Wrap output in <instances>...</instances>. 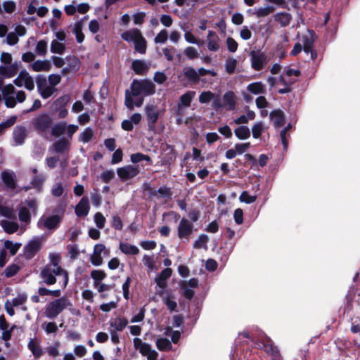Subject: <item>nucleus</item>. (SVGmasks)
<instances>
[{
    "label": "nucleus",
    "instance_id": "nucleus-48",
    "mask_svg": "<svg viewBox=\"0 0 360 360\" xmlns=\"http://www.w3.org/2000/svg\"><path fill=\"white\" fill-rule=\"evenodd\" d=\"M91 277L94 280V286L96 287L106 277V274L103 270H93L91 272Z\"/></svg>",
    "mask_w": 360,
    "mask_h": 360
},
{
    "label": "nucleus",
    "instance_id": "nucleus-12",
    "mask_svg": "<svg viewBox=\"0 0 360 360\" xmlns=\"http://www.w3.org/2000/svg\"><path fill=\"white\" fill-rule=\"evenodd\" d=\"M13 83L18 87L24 86L29 91L34 89V79L26 70L20 71L18 76L13 80Z\"/></svg>",
    "mask_w": 360,
    "mask_h": 360
},
{
    "label": "nucleus",
    "instance_id": "nucleus-58",
    "mask_svg": "<svg viewBox=\"0 0 360 360\" xmlns=\"http://www.w3.org/2000/svg\"><path fill=\"white\" fill-rule=\"evenodd\" d=\"M237 66V60L233 58H229L226 60L225 68L228 74H233L235 72Z\"/></svg>",
    "mask_w": 360,
    "mask_h": 360
},
{
    "label": "nucleus",
    "instance_id": "nucleus-16",
    "mask_svg": "<svg viewBox=\"0 0 360 360\" xmlns=\"http://www.w3.org/2000/svg\"><path fill=\"white\" fill-rule=\"evenodd\" d=\"M90 210L89 198L84 196L75 207V214L78 217H86Z\"/></svg>",
    "mask_w": 360,
    "mask_h": 360
},
{
    "label": "nucleus",
    "instance_id": "nucleus-27",
    "mask_svg": "<svg viewBox=\"0 0 360 360\" xmlns=\"http://www.w3.org/2000/svg\"><path fill=\"white\" fill-rule=\"evenodd\" d=\"M263 349L273 358H280L281 354L276 346H275L271 339L262 342Z\"/></svg>",
    "mask_w": 360,
    "mask_h": 360
},
{
    "label": "nucleus",
    "instance_id": "nucleus-45",
    "mask_svg": "<svg viewBox=\"0 0 360 360\" xmlns=\"http://www.w3.org/2000/svg\"><path fill=\"white\" fill-rule=\"evenodd\" d=\"M143 264L147 267L148 272L153 271L155 268V260L154 255H144L142 259Z\"/></svg>",
    "mask_w": 360,
    "mask_h": 360
},
{
    "label": "nucleus",
    "instance_id": "nucleus-51",
    "mask_svg": "<svg viewBox=\"0 0 360 360\" xmlns=\"http://www.w3.org/2000/svg\"><path fill=\"white\" fill-rule=\"evenodd\" d=\"M38 294L40 296H46V295H51L55 297H59L61 295V290H49L46 288L45 287H40L38 289Z\"/></svg>",
    "mask_w": 360,
    "mask_h": 360
},
{
    "label": "nucleus",
    "instance_id": "nucleus-11",
    "mask_svg": "<svg viewBox=\"0 0 360 360\" xmlns=\"http://www.w3.org/2000/svg\"><path fill=\"white\" fill-rule=\"evenodd\" d=\"M146 120L148 121V129L152 131L155 130V123L157 122L160 110L157 106L153 105H147L145 107Z\"/></svg>",
    "mask_w": 360,
    "mask_h": 360
},
{
    "label": "nucleus",
    "instance_id": "nucleus-30",
    "mask_svg": "<svg viewBox=\"0 0 360 360\" xmlns=\"http://www.w3.org/2000/svg\"><path fill=\"white\" fill-rule=\"evenodd\" d=\"M119 249L123 254L127 255H136L139 253L138 247L124 242L120 243Z\"/></svg>",
    "mask_w": 360,
    "mask_h": 360
},
{
    "label": "nucleus",
    "instance_id": "nucleus-50",
    "mask_svg": "<svg viewBox=\"0 0 360 360\" xmlns=\"http://www.w3.org/2000/svg\"><path fill=\"white\" fill-rule=\"evenodd\" d=\"M60 342L59 341H56L53 342V344L46 347V352L49 356L55 358L60 354Z\"/></svg>",
    "mask_w": 360,
    "mask_h": 360
},
{
    "label": "nucleus",
    "instance_id": "nucleus-55",
    "mask_svg": "<svg viewBox=\"0 0 360 360\" xmlns=\"http://www.w3.org/2000/svg\"><path fill=\"white\" fill-rule=\"evenodd\" d=\"M195 95V92L194 91H188L186 94L181 95V106H190L192 99Z\"/></svg>",
    "mask_w": 360,
    "mask_h": 360
},
{
    "label": "nucleus",
    "instance_id": "nucleus-26",
    "mask_svg": "<svg viewBox=\"0 0 360 360\" xmlns=\"http://www.w3.org/2000/svg\"><path fill=\"white\" fill-rule=\"evenodd\" d=\"M109 324L110 328V330H115V332L122 331L128 324V321L124 317H117L112 319L109 321Z\"/></svg>",
    "mask_w": 360,
    "mask_h": 360
},
{
    "label": "nucleus",
    "instance_id": "nucleus-62",
    "mask_svg": "<svg viewBox=\"0 0 360 360\" xmlns=\"http://www.w3.org/2000/svg\"><path fill=\"white\" fill-rule=\"evenodd\" d=\"M68 62V67L72 71L76 72L79 70L80 66V62L79 59L75 56H70L67 58Z\"/></svg>",
    "mask_w": 360,
    "mask_h": 360
},
{
    "label": "nucleus",
    "instance_id": "nucleus-34",
    "mask_svg": "<svg viewBox=\"0 0 360 360\" xmlns=\"http://www.w3.org/2000/svg\"><path fill=\"white\" fill-rule=\"evenodd\" d=\"M31 214L32 213L28 210V207L24 205H21L19 208L18 212V217L19 220L24 223L25 224L27 225L31 221Z\"/></svg>",
    "mask_w": 360,
    "mask_h": 360
},
{
    "label": "nucleus",
    "instance_id": "nucleus-33",
    "mask_svg": "<svg viewBox=\"0 0 360 360\" xmlns=\"http://www.w3.org/2000/svg\"><path fill=\"white\" fill-rule=\"evenodd\" d=\"M193 225L188 220L181 218V238L188 239L193 233Z\"/></svg>",
    "mask_w": 360,
    "mask_h": 360
},
{
    "label": "nucleus",
    "instance_id": "nucleus-14",
    "mask_svg": "<svg viewBox=\"0 0 360 360\" xmlns=\"http://www.w3.org/2000/svg\"><path fill=\"white\" fill-rule=\"evenodd\" d=\"M251 58V66L256 71L262 70L266 62V56L264 53H257L252 51L250 53Z\"/></svg>",
    "mask_w": 360,
    "mask_h": 360
},
{
    "label": "nucleus",
    "instance_id": "nucleus-42",
    "mask_svg": "<svg viewBox=\"0 0 360 360\" xmlns=\"http://www.w3.org/2000/svg\"><path fill=\"white\" fill-rule=\"evenodd\" d=\"M224 105H228L230 110H233L236 106L235 95L231 91L226 92L223 96Z\"/></svg>",
    "mask_w": 360,
    "mask_h": 360
},
{
    "label": "nucleus",
    "instance_id": "nucleus-61",
    "mask_svg": "<svg viewBox=\"0 0 360 360\" xmlns=\"http://www.w3.org/2000/svg\"><path fill=\"white\" fill-rule=\"evenodd\" d=\"M239 200L243 202L250 204L257 200V195H250L248 191H243L239 197Z\"/></svg>",
    "mask_w": 360,
    "mask_h": 360
},
{
    "label": "nucleus",
    "instance_id": "nucleus-24",
    "mask_svg": "<svg viewBox=\"0 0 360 360\" xmlns=\"http://www.w3.org/2000/svg\"><path fill=\"white\" fill-rule=\"evenodd\" d=\"M70 143L65 138H61L55 141L51 148L56 153H64L69 150Z\"/></svg>",
    "mask_w": 360,
    "mask_h": 360
},
{
    "label": "nucleus",
    "instance_id": "nucleus-60",
    "mask_svg": "<svg viewBox=\"0 0 360 360\" xmlns=\"http://www.w3.org/2000/svg\"><path fill=\"white\" fill-rule=\"evenodd\" d=\"M27 300V295L26 293H19L18 295L11 301L13 305L15 307H19L26 302Z\"/></svg>",
    "mask_w": 360,
    "mask_h": 360
},
{
    "label": "nucleus",
    "instance_id": "nucleus-37",
    "mask_svg": "<svg viewBox=\"0 0 360 360\" xmlns=\"http://www.w3.org/2000/svg\"><path fill=\"white\" fill-rule=\"evenodd\" d=\"M66 129V122H60L52 125L51 128V132L52 136L55 137H59L63 135Z\"/></svg>",
    "mask_w": 360,
    "mask_h": 360
},
{
    "label": "nucleus",
    "instance_id": "nucleus-35",
    "mask_svg": "<svg viewBox=\"0 0 360 360\" xmlns=\"http://www.w3.org/2000/svg\"><path fill=\"white\" fill-rule=\"evenodd\" d=\"M274 20L279 22L281 27H286L290 24L292 17L288 13L281 12L274 15Z\"/></svg>",
    "mask_w": 360,
    "mask_h": 360
},
{
    "label": "nucleus",
    "instance_id": "nucleus-1",
    "mask_svg": "<svg viewBox=\"0 0 360 360\" xmlns=\"http://www.w3.org/2000/svg\"><path fill=\"white\" fill-rule=\"evenodd\" d=\"M61 256L57 252L49 254V263L40 271L41 283L47 285L56 283L57 277L59 278L58 285L61 289H65L69 281L68 272L60 264Z\"/></svg>",
    "mask_w": 360,
    "mask_h": 360
},
{
    "label": "nucleus",
    "instance_id": "nucleus-15",
    "mask_svg": "<svg viewBox=\"0 0 360 360\" xmlns=\"http://www.w3.org/2000/svg\"><path fill=\"white\" fill-rule=\"evenodd\" d=\"M41 243L39 238H34L30 240L24 248V254L26 258H32L39 250Z\"/></svg>",
    "mask_w": 360,
    "mask_h": 360
},
{
    "label": "nucleus",
    "instance_id": "nucleus-52",
    "mask_svg": "<svg viewBox=\"0 0 360 360\" xmlns=\"http://www.w3.org/2000/svg\"><path fill=\"white\" fill-rule=\"evenodd\" d=\"M94 136V131L91 128L86 127L79 134V140L84 143H89Z\"/></svg>",
    "mask_w": 360,
    "mask_h": 360
},
{
    "label": "nucleus",
    "instance_id": "nucleus-3",
    "mask_svg": "<svg viewBox=\"0 0 360 360\" xmlns=\"http://www.w3.org/2000/svg\"><path fill=\"white\" fill-rule=\"evenodd\" d=\"M0 91L2 93L5 105L10 108H14L17 103L24 102L27 97L24 91H16L15 86L11 84L3 85L0 88Z\"/></svg>",
    "mask_w": 360,
    "mask_h": 360
},
{
    "label": "nucleus",
    "instance_id": "nucleus-54",
    "mask_svg": "<svg viewBox=\"0 0 360 360\" xmlns=\"http://www.w3.org/2000/svg\"><path fill=\"white\" fill-rule=\"evenodd\" d=\"M47 53V41L45 40H40L37 42L35 53L38 56H44Z\"/></svg>",
    "mask_w": 360,
    "mask_h": 360
},
{
    "label": "nucleus",
    "instance_id": "nucleus-56",
    "mask_svg": "<svg viewBox=\"0 0 360 360\" xmlns=\"http://www.w3.org/2000/svg\"><path fill=\"white\" fill-rule=\"evenodd\" d=\"M155 196L154 198H169L172 195V192L169 188L166 186H162L158 190L155 191Z\"/></svg>",
    "mask_w": 360,
    "mask_h": 360
},
{
    "label": "nucleus",
    "instance_id": "nucleus-21",
    "mask_svg": "<svg viewBox=\"0 0 360 360\" xmlns=\"http://www.w3.org/2000/svg\"><path fill=\"white\" fill-rule=\"evenodd\" d=\"M1 178L7 188L13 190L16 187L15 174L12 171L5 170L1 172Z\"/></svg>",
    "mask_w": 360,
    "mask_h": 360
},
{
    "label": "nucleus",
    "instance_id": "nucleus-47",
    "mask_svg": "<svg viewBox=\"0 0 360 360\" xmlns=\"http://www.w3.org/2000/svg\"><path fill=\"white\" fill-rule=\"evenodd\" d=\"M65 50V45L63 42L53 39L51 44V51L54 53L62 54Z\"/></svg>",
    "mask_w": 360,
    "mask_h": 360
},
{
    "label": "nucleus",
    "instance_id": "nucleus-36",
    "mask_svg": "<svg viewBox=\"0 0 360 360\" xmlns=\"http://www.w3.org/2000/svg\"><path fill=\"white\" fill-rule=\"evenodd\" d=\"M1 227L8 233H13L18 230L19 226L17 222L8 220H2L0 222Z\"/></svg>",
    "mask_w": 360,
    "mask_h": 360
},
{
    "label": "nucleus",
    "instance_id": "nucleus-23",
    "mask_svg": "<svg viewBox=\"0 0 360 360\" xmlns=\"http://www.w3.org/2000/svg\"><path fill=\"white\" fill-rule=\"evenodd\" d=\"M207 49L211 51H217L219 49V38L215 32L210 30L207 37Z\"/></svg>",
    "mask_w": 360,
    "mask_h": 360
},
{
    "label": "nucleus",
    "instance_id": "nucleus-5",
    "mask_svg": "<svg viewBox=\"0 0 360 360\" xmlns=\"http://www.w3.org/2000/svg\"><path fill=\"white\" fill-rule=\"evenodd\" d=\"M53 120L47 112H43L34 117L31 124L33 129L41 136H46L53 125Z\"/></svg>",
    "mask_w": 360,
    "mask_h": 360
},
{
    "label": "nucleus",
    "instance_id": "nucleus-22",
    "mask_svg": "<svg viewBox=\"0 0 360 360\" xmlns=\"http://www.w3.org/2000/svg\"><path fill=\"white\" fill-rule=\"evenodd\" d=\"M172 273L170 268H166L155 278V283L160 289L163 290L167 287V279L170 278Z\"/></svg>",
    "mask_w": 360,
    "mask_h": 360
},
{
    "label": "nucleus",
    "instance_id": "nucleus-10",
    "mask_svg": "<svg viewBox=\"0 0 360 360\" xmlns=\"http://www.w3.org/2000/svg\"><path fill=\"white\" fill-rule=\"evenodd\" d=\"M134 347L139 351V352L147 357L148 360H157L158 357V353L153 349L151 346L142 342L140 338H135L133 340Z\"/></svg>",
    "mask_w": 360,
    "mask_h": 360
},
{
    "label": "nucleus",
    "instance_id": "nucleus-41",
    "mask_svg": "<svg viewBox=\"0 0 360 360\" xmlns=\"http://www.w3.org/2000/svg\"><path fill=\"white\" fill-rule=\"evenodd\" d=\"M184 76L192 84H197L200 81L199 75L193 68H188L184 72Z\"/></svg>",
    "mask_w": 360,
    "mask_h": 360
},
{
    "label": "nucleus",
    "instance_id": "nucleus-7",
    "mask_svg": "<svg viewBox=\"0 0 360 360\" xmlns=\"http://www.w3.org/2000/svg\"><path fill=\"white\" fill-rule=\"evenodd\" d=\"M110 249L103 243H97L94 247L93 253L90 256L91 263L96 266L103 264V257H109Z\"/></svg>",
    "mask_w": 360,
    "mask_h": 360
},
{
    "label": "nucleus",
    "instance_id": "nucleus-17",
    "mask_svg": "<svg viewBox=\"0 0 360 360\" xmlns=\"http://www.w3.org/2000/svg\"><path fill=\"white\" fill-rule=\"evenodd\" d=\"M269 117L273 122L275 128H281L285 123V114L281 109H276L271 111L269 114Z\"/></svg>",
    "mask_w": 360,
    "mask_h": 360
},
{
    "label": "nucleus",
    "instance_id": "nucleus-28",
    "mask_svg": "<svg viewBox=\"0 0 360 360\" xmlns=\"http://www.w3.org/2000/svg\"><path fill=\"white\" fill-rule=\"evenodd\" d=\"M46 179V176L43 174L34 175L30 181V185H32L33 188L36 189L37 193H41L44 190V184Z\"/></svg>",
    "mask_w": 360,
    "mask_h": 360
},
{
    "label": "nucleus",
    "instance_id": "nucleus-57",
    "mask_svg": "<svg viewBox=\"0 0 360 360\" xmlns=\"http://www.w3.org/2000/svg\"><path fill=\"white\" fill-rule=\"evenodd\" d=\"M209 240V238L205 234H201L198 238L194 242L193 248L196 249H200L206 248L207 243Z\"/></svg>",
    "mask_w": 360,
    "mask_h": 360
},
{
    "label": "nucleus",
    "instance_id": "nucleus-49",
    "mask_svg": "<svg viewBox=\"0 0 360 360\" xmlns=\"http://www.w3.org/2000/svg\"><path fill=\"white\" fill-rule=\"evenodd\" d=\"M70 101V96L68 94L63 95L57 98L53 103L54 110H58L59 108H65Z\"/></svg>",
    "mask_w": 360,
    "mask_h": 360
},
{
    "label": "nucleus",
    "instance_id": "nucleus-8",
    "mask_svg": "<svg viewBox=\"0 0 360 360\" xmlns=\"http://www.w3.org/2000/svg\"><path fill=\"white\" fill-rule=\"evenodd\" d=\"M62 217L58 214L42 215L37 221V227L41 230L55 231L60 225Z\"/></svg>",
    "mask_w": 360,
    "mask_h": 360
},
{
    "label": "nucleus",
    "instance_id": "nucleus-64",
    "mask_svg": "<svg viewBox=\"0 0 360 360\" xmlns=\"http://www.w3.org/2000/svg\"><path fill=\"white\" fill-rule=\"evenodd\" d=\"M351 332L360 334V317L356 316L352 319Z\"/></svg>",
    "mask_w": 360,
    "mask_h": 360
},
{
    "label": "nucleus",
    "instance_id": "nucleus-20",
    "mask_svg": "<svg viewBox=\"0 0 360 360\" xmlns=\"http://www.w3.org/2000/svg\"><path fill=\"white\" fill-rule=\"evenodd\" d=\"M150 63L142 60H134L131 63V68L136 75H145L148 72Z\"/></svg>",
    "mask_w": 360,
    "mask_h": 360
},
{
    "label": "nucleus",
    "instance_id": "nucleus-63",
    "mask_svg": "<svg viewBox=\"0 0 360 360\" xmlns=\"http://www.w3.org/2000/svg\"><path fill=\"white\" fill-rule=\"evenodd\" d=\"M252 136L258 139L263 132V123L262 122H256L252 127Z\"/></svg>",
    "mask_w": 360,
    "mask_h": 360
},
{
    "label": "nucleus",
    "instance_id": "nucleus-19",
    "mask_svg": "<svg viewBox=\"0 0 360 360\" xmlns=\"http://www.w3.org/2000/svg\"><path fill=\"white\" fill-rule=\"evenodd\" d=\"M196 318L194 315L184 314L181 312V334L190 332L195 325Z\"/></svg>",
    "mask_w": 360,
    "mask_h": 360
},
{
    "label": "nucleus",
    "instance_id": "nucleus-13",
    "mask_svg": "<svg viewBox=\"0 0 360 360\" xmlns=\"http://www.w3.org/2000/svg\"><path fill=\"white\" fill-rule=\"evenodd\" d=\"M140 173L138 166L126 165L117 169V174L123 181H128L136 176Z\"/></svg>",
    "mask_w": 360,
    "mask_h": 360
},
{
    "label": "nucleus",
    "instance_id": "nucleus-9",
    "mask_svg": "<svg viewBox=\"0 0 360 360\" xmlns=\"http://www.w3.org/2000/svg\"><path fill=\"white\" fill-rule=\"evenodd\" d=\"M36 83L37 91L44 99L49 98L57 91V89L51 86L46 78L42 75L37 77Z\"/></svg>",
    "mask_w": 360,
    "mask_h": 360
},
{
    "label": "nucleus",
    "instance_id": "nucleus-6",
    "mask_svg": "<svg viewBox=\"0 0 360 360\" xmlns=\"http://www.w3.org/2000/svg\"><path fill=\"white\" fill-rule=\"evenodd\" d=\"M72 306L66 297H60L50 302L45 309V316L51 319L57 317L65 308Z\"/></svg>",
    "mask_w": 360,
    "mask_h": 360
},
{
    "label": "nucleus",
    "instance_id": "nucleus-38",
    "mask_svg": "<svg viewBox=\"0 0 360 360\" xmlns=\"http://www.w3.org/2000/svg\"><path fill=\"white\" fill-rule=\"evenodd\" d=\"M234 133L236 136L240 140H245L250 136V129L245 125L240 126L235 129Z\"/></svg>",
    "mask_w": 360,
    "mask_h": 360
},
{
    "label": "nucleus",
    "instance_id": "nucleus-25",
    "mask_svg": "<svg viewBox=\"0 0 360 360\" xmlns=\"http://www.w3.org/2000/svg\"><path fill=\"white\" fill-rule=\"evenodd\" d=\"M27 348L35 359H39L44 354V350L40 345V341L30 339L27 344Z\"/></svg>",
    "mask_w": 360,
    "mask_h": 360
},
{
    "label": "nucleus",
    "instance_id": "nucleus-44",
    "mask_svg": "<svg viewBox=\"0 0 360 360\" xmlns=\"http://www.w3.org/2000/svg\"><path fill=\"white\" fill-rule=\"evenodd\" d=\"M24 206L28 207L30 212L36 216L38 213L39 203L36 198H30L25 200Z\"/></svg>",
    "mask_w": 360,
    "mask_h": 360
},
{
    "label": "nucleus",
    "instance_id": "nucleus-46",
    "mask_svg": "<svg viewBox=\"0 0 360 360\" xmlns=\"http://www.w3.org/2000/svg\"><path fill=\"white\" fill-rule=\"evenodd\" d=\"M130 160L134 164L145 160L148 163V165H152L151 158L148 155H144L141 153L131 154L130 156Z\"/></svg>",
    "mask_w": 360,
    "mask_h": 360
},
{
    "label": "nucleus",
    "instance_id": "nucleus-59",
    "mask_svg": "<svg viewBox=\"0 0 360 360\" xmlns=\"http://www.w3.org/2000/svg\"><path fill=\"white\" fill-rule=\"evenodd\" d=\"M94 220L98 229H102L104 228L106 219L101 212H96L94 216Z\"/></svg>",
    "mask_w": 360,
    "mask_h": 360
},
{
    "label": "nucleus",
    "instance_id": "nucleus-32",
    "mask_svg": "<svg viewBox=\"0 0 360 360\" xmlns=\"http://www.w3.org/2000/svg\"><path fill=\"white\" fill-rule=\"evenodd\" d=\"M157 348L162 352H167L172 349V343L167 338L158 337L155 340Z\"/></svg>",
    "mask_w": 360,
    "mask_h": 360
},
{
    "label": "nucleus",
    "instance_id": "nucleus-18",
    "mask_svg": "<svg viewBox=\"0 0 360 360\" xmlns=\"http://www.w3.org/2000/svg\"><path fill=\"white\" fill-rule=\"evenodd\" d=\"M27 129L23 126H16L13 131L14 146H20L24 143L27 138Z\"/></svg>",
    "mask_w": 360,
    "mask_h": 360
},
{
    "label": "nucleus",
    "instance_id": "nucleus-29",
    "mask_svg": "<svg viewBox=\"0 0 360 360\" xmlns=\"http://www.w3.org/2000/svg\"><path fill=\"white\" fill-rule=\"evenodd\" d=\"M31 68L34 72H41V71L47 72L51 70V64L47 60H37L36 61H34L31 64Z\"/></svg>",
    "mask_w": 360,
    "mask_h": 360
},
{
    "label": "nucleus",
    "instance_id": "nucleus-53",
    "mask_svg": "<svg viewBox=\"0 0 360 360\" xmlns=\"http://www.w3.org/2000/svg\"><path fill=\"white\" fill-rule=\"evenodd\" d=\"M275 8L273 6H268L266 7L259 8L255 11V14L257 18H262L269 15L270 13L274 12Z\"/></svg>",
    "mask_w": 360,
    "mask_h": 360
},
{
    "label": "nucleus",
    "instance_id": "nucleus-4",
    "mask_svg": "<svg viewBox=\"0 0 360 360\" xmlns=\"http://www.w3.org/2000/svg\"><path fill=\"white\" fill-rule=\"evenodd\" d=\"M123 40L127 42H133L134 49L140 54H145L147 50V41L143 36L140 30L132 28L124 31L121 34Z\"/></svg>",
    "mask_w": 360,
    "mask_h": 360
},
{
    "label": "nucleus",
    "instance_id": "nucleus-31",
    "mask_svg": "<svg viewBox=\"0 0 360 360\" xmlns=\"http://www.w3.org/2000/svg\"><path fill=\"white\" fill-rule=\"evenodd\" d=\"M18 72V66L16 65H10L8 66H0V75L4 78H11Z\"/></svg>",
    "mask_w": 360,
    "mask_h": 360
},
{
    "label": "nucleus",
    "instance_id": "nucleus-40",
    "mask_svg": "<svg viewBox=\"0 0 360 360\" xmlns=\"http://www.w3.org/2000/svg\"><path fill=\"white\" fill-rule=\"evenodd\" d=\"M0 214L11 219L16 218L15 212L13 207L6 206L3 204H0Z\"/></svg>",
    "mask_w": 360,
    "mask_h": 360
},
{
    "label": "nucleus",
    "instance_id": "nucleus-43",
    "mask_svg": "<svg viewBox=\"0 0 360 360\" xmlns=\"http://www.w3.org/2000/svg\"><path fill=\"white\" fill-rule=\"evenodd\" d=\"M164 335L170 336L171 341L176 344L180 340V332L178 330H173L172 326H167L164 330Z\"/></svg>",
    "mask_w": 360,
    "mask_h": 360
},
{
    "label": "nucleus",
    "instance_id": "nucleus-2",
    "mask_svg": "<svg viewBox=\"0 0 360 360\" xmlns=\"http://www.w3.org/2000/svg\"><path fill=\"white\" fill-rule=\"evenodd\" d=\"M131 91L126 90L124 105L133 110L134 107H140L144 97L153 95L155 92V85L148 79H134L130 86Z\"/></svg>",
    "mask_w": 360,
    "mask_h": 360
},
{
    "label": "nucleus",
    "instance_id": "nucleus-39",
    "mask_svg": "<svg viewBox=\"0 0 360 360\" xmlns=\"http://www.w3.org/2000/svg\"><path fill=\"white\" fill-rule=\"evenodd\" d=\"M247 90L253 94L265 93L264 85L261 82H252L248 85Z\"/></svg>",
    "mask_w": 360,
    "mask_h": 360
}]
</instances>
